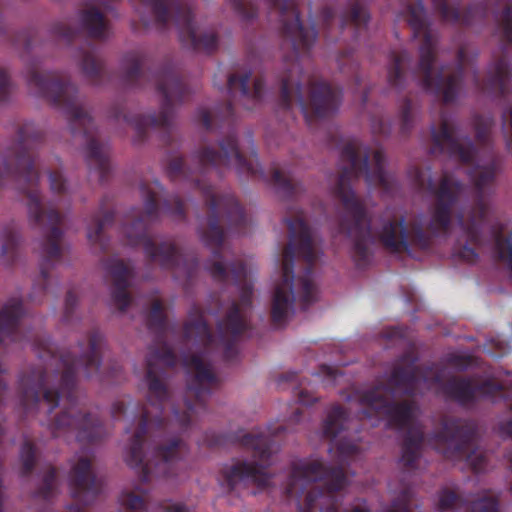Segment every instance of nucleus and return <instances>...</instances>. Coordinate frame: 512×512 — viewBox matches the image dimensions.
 <instances>
[{
  "label": "nucleus",
  "instance_id": "obj_1",
  "mask_svg": "<svg viewBox=\"0 0 512 512\" xmlns=\"http://www.w3.org/2000/svg\"><path fill=\"white\" fill-rule=\"evenodd\" d=\"M251 75V71H248L228 76L227 90L231 101L222 105L219 115V128L227 126L228 131L217 146L204 145L193 153L195 169L187 167L181 156L173 157L166 168L171 181L187 182L204 197L208 206V218L207 225L201 227L199 233L205 245L212 248V259L206 262L205 268L219 283H226L230 278L240 293L239 301L232 300L225 317L217 322L216 337L212 334L202 310L196 306L191 310L189 321L184 324L183 337L186 342L193 341L201 346L203 353L221 349L227 362L237 358V340L249 327L247 311L252 307L253 284L248 279V271L243 261H224L222 250L225 233L221 222L227 224L229 231L244 235L248 232L250 221L234 195L216 194L207 182L206 175L210 170H216L221 176L224 169L234 168L240 175L272 182L277 193L287 200L296 198L303 190L300 183L275 165L271 167L270 176L265 173L258 162L251 136L248 140L251 148L249 157L239 148L232 102H240L244 108L250 110L262 100L264 94L262 78H256L253 86H249Z\"/></svg>",
  "mask_w": 512,
  "mask_h": 512
},
{
  "label": "nucleus",
  "instance_id": "obj_2",
  "mask_svg": "<svg viewBox=\"0 0 512 512\" xmlns=\"http://www.w3.org/2000/svg\"><path fill=\"white\" fill-rule=\"evenodd\" d=\"M23 301L10 298L0 309V344L30 343L45 359L44 366L33 367L22 373L18 382V400L24 416H33L43 411L51 414L64 399V407L49 423L53 437L80 443L92 444L107 435L100 419L87 412L78 402L75 388L77 374L82 371L87 378L99 374L103 336L99 331L89 333L86 342H79L71 351L59 355L53 351L48 340L37 334L21 331L24 316Z\"/></svg>",
  "mask_w": 512,
  "mask_h": 512
},
{
  "label": "nucleus",
  "instance_id": "obj_3",
  "mask_svg": "<svg viewBox=\"0 0 512 512\" xmlns=\"http://www.w3.org/2000/svg\"><path fill=\"white\" fill-rule=\"evenodd\" d=\"M416 390V356L406 353L385 383L360 392L356 398L360 409L358 419H384L387 426L405 431L399 465L400 487L398 496L393 499L385 512H411L410 504L414 494V478L416 473V427L413 424V402L395 399L403 395H414Z\"/></svg>",
  "mask_w": 512,
  "mask_h": 512
},
{
  "label": "nucleus",
  "instance_id": "obj_4",
  "mask_svg": "<svg viewBox=\"0 0 512 512\" xmlns=\"http://www.w3.org/2000/svg\"><path fill=\"white\" fill-rule=\"evenodd\" d=\"M270 13H276L281 23L284 71L280 75L279 107L289 112L297 106L306 123L335 114L342 101V90L323 80L309 79V101L303 95L301 56L309 55L318 32L314 25L305 27L300 18L298 0H267Z\"/></svg>",
  "mask_w": 512,
  "mask_h": 512
},
{
  "label": "nucleus",
  "instance_id": "obj_5",
  "mask_svg": "<svg viewBox=\"0 0 512 512\" xmlns=\"http://www.w3.org/2000/svg\"><path fill=\"white\" fill-rule=\"evenodd\" d=\"M340 161L341 171L334 187V194L344 210L339 219V232L352 243L351 256L355 265L364 268L371 261V217L352 185L364 177L368 186L379 188L386 196H393L398 185L394 176L385 170L386 157L383 151L378 149L372 152L358 140H351L344 145Z\"/></svg>",
  "mask_w": 512,
  "mask_h": 512
},
{
  "label": "nucleus",
  "instance_id": "obj_6",
  "mask_svg": "<svg viewBox=\"0 0 512 512\" xmlns=\"http://www.w3.org/2000/svg\"><path fill=\"white\" fill-rule=\"evenodd\" d=\"M43 133L31 123L24 124L18 131V142L9 148L4 156V171L0 173V187L5 177H11L26 196L28 216L31 223L40 228L43 239L40 242V277L35 289L49 291L51 272L62 258L61 240L64 216L55 208L44 209L38 188L40 173L35 167L36 147L42 142Z\"/></svg>",
  "mask_w": 512,
  "mask_h": 512
},
{
  "label": "nucleus",
  "instance_id": "obj_7",
  "mask_svg": "<svg viewBox=\"0 0 512 512\" xmlns=\"http://www.w3.org/2000/svg\"><path fill=\"white\" fill-rule=\"evenodd\" d=\"M167 377V371H164L166 392L163 397L151 396L148 390L149 407H135L133 421L138 418V424L126 447L125 461L137 471L141 483H148L153 477L169 478L178 475L181 463L188 453V447L183 440L172 438L166 441L173 425V421H166L163 417L165 404L170 398ZM145 382L148 384L146 377Z\"/></svg>",
  "mask_w": 512,
  "mask_h": 512
},
{
  "label": "nucleus",
  "instance_id": "obj_8",
  "mask_svg": "<svg viewBox=\"0 0 512 512\" xmlns=\"http://www.w3.org/2000/svg\"><path fill=\"white\" fill-rule=\"evenodd\" d=\"M289 241L282 254L281 279L276 283L271 303V321L277 328L284 327L295 312L298 302L302 310L318 300L314 282V267L319 258L311 229L302 212L284 219Z\"/></svg>",
  "mask_w": 512,
  "mask_h": 512
},
{
  "label": "nucleus",
  "instance_id": "obj_9",
  "mask_svg": "<svg viewBox=\"0 0 512 512\" xmlns=\"http://www.w3.org/2000/svg\"><path fill=\"white\" fill-rule=\"evenodd\" d=\"M26 81L38 96L65 114L73 137L79 136L83 140L85 161L90 172L97 174L100 183L107 182L112 171L110 147L97 138L93 118L80 102L77 87L60 73L40 72L36 66L27 70Z\"/></svg>",
  "mask_w": 512,
  "mask_h": 512
},
{
  "label": "nucleus",
  "instance_id": "obj_10",
  "mask_svg": "<svg viewBox=\"0 0 512 512\" xmlns=\"http://www.w3.org/2000/svg\"><path fill=\"white\" fill-rule=\"evenodd\" d=\"M145 62L143 53L131 51L124 55L122 60L123 79L126 85L140 88L145 86V81L150 80L149 74L142 70ZM151 81L159 94L162 96V103L158 115L124 113L123 108L117 107L111 112L114 120L123 119L131 126L136 133L134 141L142 142L147 138L150 129L159 130L162 133V141L170 145L173 140L174 106L188 100L191 90L178 74L174 67L168 65L152 74Z\"/></svg>",
  "mask_w": 512,
  "mask_h": 512
},
{
  "label": "nucleus",
  "instance_id": "obj_11",
  "mask_svg": "<svg viewBox=\"0 0 512 512\" xmlns=\"http://www.w3.org/2000/svg\"><path fill=\"white\" fill-rule=\"evenodd\" d=\"M162 190L163 186L157 180L140 184L144 211L132 209L121 226V233L127 245L143 247L149 263H156L162 269L177 270L190 282L198 271V258L195 255L184 256L171 240L156 243L147 233L149 224L158 219V195Z\"/></svg>",
  "mask_w": 512,
  "mask_h": 512
},
{
  "label": "nucleus",
  "instance_id": "obj_12",
  "mask_svg": "<svg viewBox=\"0 0 512 512\" xmlns=\"http://www.w3.org/2000/svg\"><path fill=\"white\" fill-rule=\"evenodd\" d=\"M347 485L348 477L342 466H331L320 459L302 460L292 464L285 493L298 500L300 512H339L337 493ZM348 512L371 510L363 501Z\"/></svg>",
  "mask_w": 512,
  "mask_h": 512
},
{
  "label": "nucleus",
  "instance_id": "obj_13",
  "mask_svg": "<svg viewBox=\"0 0 512 512\" xmlns=\"http://www.w3.org/2000/svg\"><path fill=\"white\" fill-rule=\"evenodd\" d=\"M227 441L250 450L256 461H238L232 465L224 466L219 474L221 487L228 492H233L248 483H255L262 487L267 486L270 482V476L265 472V469L269 466L273 452L274 441L272 435L258 431L250 433L239 431L229 435Z\"/></svg>",
  "mask_w": 512,
  "mask_h": 512
},
{
  "label": "nucleus",
  "instance_id": "obj_14",
  "mask_svg": "<svg viewBox=\"0 0 512 512\" xmlns=\"http://www.w3.org/2000/svg\"><path fill=\"white\" fill-rule=\"evenodd\" d=\"M149 8L155 25L166 29L174 25L183 46L197 52L211 54L218 48V38L214 32H199L193 13L185 0H139Z\"/></svg>",
  "mask_w": 512,
  "mask_h": 512
},
{
  "label": "nucleus",
  "instance_id": "obj_15",
  "mask_svg": "<svg viewBox=\"0 0 512 512\" xmlns=\"http://www.w3.org/2000/svg\"><path fill=\"white\" fill-rule=\"evenodd\" d=\"M182 362L187 369L186 409L181 412L173 407L172 413L173 421L184 431L190 427L194 415L206 410L207 399L220 386V379L202 354L185 355Z\"/></svg>",
  "mask_w": 512,
  "mask_h": 512
},
{
  "label": "nucleus",
  "instance_id": "obj_16",
  "mask_svg": "<svg viewBox=\"0 0 512 512\" xmlns=\"http://www.w3.org/2000/svg\"><path fill=\"white\" fill-rule=\"evenodd\" d=\"M146 324L155 333V346H151L146 356V378L150 395L163 397L166 389L163 382L164 371L173 368L176 355L166 342L167 316L165 307L160 300H154L146 314Z\"/></svg>",
  "mask_w": 512,
  "mask_h": 512
},
{
  "label": "nucleus",
  "instance_id": "obj_17",
  "mask_svg": "<svg viewBox=\"0 0 512 512\" xmlns=\"http://www.w3.org/2000/svg\"><path fill=\"white\" fill-rule=\"evenodd\" d=\"M69 486L75 505L69 507L70 512H86L85 508L91 504L102 491V481L93 472L92 462L81 457L71 468Z\"/></svg>",
  "mask_w": 512,
  "mask_h": 512
},
{
  "label": "nucleus",
  "instance_id": "obj_18",
  "mask_svg": "<svg viewBox=\"0 0 512 512\" xmlns=\"http://www.w3.org/2000/svg\"><path fill=\"white\" fill-rule=\"evenodd\" d=\"M80 30H74L65 23H55L52 28V34L65 41L67 44H72L81 38L82 33H85L89 39L105 40L109 36V24L104 14L95 7L82 10L79 13Z\"/></svg>",
  "mask_w": 512,
  "mask_h": 512
},
{
  "label": "nucleus",
  "instance_id": "obj_19",
  "mask_svg": "<svg viewBox=\"0 0 512 512\" xmlns=\"http://www.w3.org/2000/svg\"><path fill=\"white\" fill-rule=\"evenodd\" d=\"M107 277L111 280V299L120 310L125 311L131 303L128 292L130 280L134 277L133 267L122 259L107 258L103 261Z\"/></svg>",
  "mask_w": 512,
  "mask_h": 512
},
{
  "label": "nucleus",
  "instance_id": "obj_20",
  "mask_svg": "<svg viewBox=\"0 0 512 512\" xmlns=\"http://www.w3.org/2000/svg\"><path fill=\"white\" fill-rule=\"evenodd\" d=\"M375 234L381 245L390 253L411 255L408 229L403 217L383 221Z\"/></svg>",
  "mask_w": 512,
  "mask_h": 512
},
{
  "label": "nucleus",
  "instance_id": "obj_21",
  "mask_svg": "<svg viewBox=\"0 0 512 512\" xmlns=\"http://www.w3.org/2000/svg\"><path fill=\"white\" fill-rule=\"evenodd\" d=\"M370 20V14L364 0H349L346 8L340 15V29L344 31L350 28L353 39L358 40L366 32Z\"/></svg>",
  "mask_w": 512,
  "mask_h": 512
},
{
  "label": "nucleus",
  "instance_id": "obj_22",
  "mask_svg": "<svg viewBox=\"0 0 512 512\" xmlns=\"http://www.w3.org/2000/svg\"><path fill=\"white\" fill-rule=\"evenodd\" d=\"M77 54L79 65L85 78L92 84H101L106 71L103 61L98 56L95 45L90 40H86L84 45L78 49Z\"/></svg>",
  "mask_w": 512,
  "mask_h": 512
},
{
  "label": "nucleus",
  "instance_id": "obj_23",
  "mask_svg": "<svg viewBox=\"0 0 512 512\" xmlns=\"http://www.w3.org/2000/svg\"><path fill=\"white\" fill-rule=\"evenodd\" d=\"M115 213L113 210L106 209V198L100 204L99 212L92 216L87 225V237L93 244L99 245L101 251L108 249V239L104 235V230L113 224Z\"/></svg>",
  "mask_w": 512,
  "mask_h": 512
},
{
  "label": "nucleus",
  "instance_id": "obj_24",
  "mask_svg": "<svg viewBox=\"0 0 512 512\" xmlns=\"http://www.w3.org/2000/svg\"><path fill=\"white\" fill-rule=\"evenodd\" d=\"M21 240L19 227L14 221L3 225L0 234L1 260L6 266L14 265L19 259Z\"/></svg>",
  "mask_w": 512,
  "mask_h": 512
},
{
  "label": "nucleus",
  "instance_id": "obj_25",
  "mask_svg": "<svg viewBox=\"0 0 512 512\" xmlns=\"http://www.w3.org/2000/svg\"><path fill=\"white\" fill-rule=\"evenodd\" d=\"M352 419L345 408L341 405H333L327 413L323 422V435L331 441L335 440L342 432L350 429Z\"/></svg>",
  "mask_w": 512,
  "mask_h": 512
},
{
  "label": "nucleus",
  "instance_id": "obj_26",
  "mask_svg": "<svg viewBox=\"0 0 512 512\" xmlns=\"http://www.w3.org/2000/svg\"><path fill=\"white\" fill-rule=\"evenodd\" d=\"M420 35L425 38L426 44L421 50L422 63L418 65V78L421 76L425 86L431 89L434 86V82L438 86V72L432 66L433 39L426 31L421 30L420 23L418 22V37Z\"/></svg>",
  "mask_w": 512,
  "mask_h": 512
},
{
  "label": "nucleus",
  "instance_id": "obj_27",
  "mask_svg": "<svg viewBox=\"0 0 512 512\" xmlns=\"http://www.w3.org/2000/svg\"><path fill=\"white\" fill-rule=\"evenodd\" d=\"M409 55L406 51L392 52L388 68V82L391 87L401 91L406 83V69Z\"/></svg>",
  "mask_w": 512,
  "mask_h": 512
},
{
  "label": "nucleus",
  "instance_id": "obj_28",
  "mask_svg": "<svg viewBox=\"0 0 512 512\" xmlns=\"http://www.w3.org/2000/svg\"><path fill=\"white\" fill-rule=\"evenodd\" d=\"M37 448L29 440H25L20 449L21 474L24 477L29 476L36 463Z\"/></svg>",
  "mask_w": 512,
  "mask_h": 512
},
{
  "label": "nucleus",
  "instance_id": "obj_29",
  "mask_svg": "<svg viewBox=\"0 0 512 512\" xmlns=\"http://www.w3.org/2000/svg\"><path fill=\"white\" fill-rule=\"evenodd\" d=\"M56 484L57 471L55 467L50 466L43 477L42 485L35 492V496L47 501L50 500L55 495Z\"/></svg>",
  "mask_w": 512,
  "mask_h": 512
},
{
  "label": "nucleus",
  "instance_id": "obj_30",
  "mask_svg": "<svg viewBox=\"0 0 512 512\" xmlns=\"http://www.w3.org/2000/svg\"><path fill=\"white\" fill-rule=\"evenodd\" d=\"M162 211L174 219L184 220L186 218L184 202L177 195L169 196L163 200Z\"/></svg>",
  "mask_w": 512,
  "mask_h": 512
},
{
  "label": "nucleus",
  "instance_id": "obj_31",
  "mask_svg": "<svg viewBox=\"0 0 512 512\" xmlns=\"http://www.w3.org/2000/svg\"><path fill=\"white\" fill-rule=\"evenodd\" d=\"M234 11L245 20H251L257 16V0H228Z\"/></svg>",
  "mask_w": 512,
  "mask_h": 512
},
{
  "label": "nucleus",
  "instance_id": "obj_32",
  "mask_svg": "<svg viewBox=\"0 0 512 512\" xmlns=\"http://www.w3.org/2000/svg\"><path fill=\"white\" fill-rule=\"evenodd\" d=\"M338 456L342 461H346L349 458L356 456L359 453L358 445L353 441L348 439L346 436L340 438V440L335 445Z\"/></svg>",
  "mask_w": 512,
  "mask_h": 512
},
{
  "label": "nucleus",
  "instance_id": "obj_33",
  "mask_svg": "<svg viewBox=\"0 0 512 512\" xmlns=\"http://www.w3.org/2000/svg\"><path fill=\"white\" fill-rule=\"evenodd\" d=\"M401 132L408 134L413 126V102L405 98L400 110Z\"/></svg>",
  "mask_w": 512,
  "mask_h": 512
},
{
  "label": "nucleus",
  "instance_id": "obj_34",
  "mask_svg": "<svg viewBox=\"0 0 512 512\" xmlns=\"http://www.w3.org/2000/svg\"><path fill=\"white\" fill-rule=\"evenodd\" d=\"M461 191L460 185L453 179H445L441 185L439 199L441 203L451 201Z\"/></svg>",
  "mask_w": 512,
  "mask_h": 512
},
{
  "label": "nucleus",
  "instance_id": "obj_35",
  "mask_svg": "<svg viewBox=\"0 0 512 512\" xmlns=\"http://www.w3.org/2000/svg\"><path fill=\"white\" fill-rule=\"evenodd\" d=\"M496 248L499 257L510 264L512 260V247L510 240L505 234L497 236Z\"/></svg>",
  "mask_w": 512,
  "mask_h": 512
},
{
  "label": "nucleus",
  "instance_id": "obj_36",
  "mask_svg": "<svg viewBox=\"0 0 512 512\" xmlns=\"http://www.w3.org/2000/svg\"><path fill=\"white\" fill-rule=\"evenodd\" d=\"M50 188L53 193L64 195L67 192L66 180L60 171L49 172Z\"/></svg>",
  "mask_w": 512,
  "mask_h": 512
},
{
  "label": "nucleus",
  "instance_id": "obj_37",
  "mask_svg": "<svg viewBox=\"0 0 512 512\" xmlns=\"http://www.w3.org/2000/svg\"><path fill=\"white\" fill-rule=\"evenodd\" d=\"M336 11L333 7L325 6L322 8L320 13V21L323 29L325 30L326 36L331 37V25L335 20Z\"/></svg>",
  "mask_w": 512,
  "mask_h": 512
},
{
  "label": "nucleus",
  "instance_id": "obj_38",
  "mask_svg": "<svg viewBox=\"0 0 512 512\" xmlns=\"http://www.w3.org/2000/svg\"><path fill=\"white\" fill-rule=\"evenodd\" d=\"M77 302V296L72 290H69L65 297L64 314L62 319L64 323H70L74 310L77 306Z\"/></svg>",
  "mask_w": 512,
  "mask_h": 512
},
{
  "label": "nucleus",
  "instance_id": "obj_39",
  "mask_svg": "<svg viewBox=\"0 0 512 512\" xmlns=\"http://www.w3.org/2000/svg\"><path fill=\"white\" fill-rule=\"evenodd\" d=\"M12 90L10 77L7 71L0 67V101L7 102Z\"/></svg>",
  "mask_w": 512,
  "mask_h": 512
},
{
  "label": "nucleus",
  "instance_id": "obj_40",
  "mask_svg": "<svg viewBox=\"0 0 512 512\" xmlns=\"http://www.w3.org/2000/svg\"><path fill=\"white\" fill-rule=\"evenodd\" d=\"M406 329L403 327H389L382 331V337L394 343L404 342Z\"/></svg>",
  "mask_w": 512,
  "mask_h": 512
},
{
  "label": "nucleus",
  "instance_id": "obj_41",
  "mask_svg": "<svg viewBox=\"0 0 512 512\" xmlns=\"http://www.w3.org/2000/svg\"><path fill=\"white\" fill-rule=\"evenodd\" d=\"M472 512H497L496 502L492 498L480 500L473 505Z\"/></svg>",
  "mask_w": 512,
  "mask_h": 512
},
{
  "label": "nucleus",
  "instance_id": "obj_42",
  "mask_svg": "<svg viewBox=\"0 0 512 512\" xmlns=\"http://www.w3.org/2000/svg\"><path fill=\"white\" fill-rule=\"evenodd\" d=\"M455 500H456V497H455L454 493H452L450 491H444L439 495V500H438L439 508L443 512H446L453 506Z\"/></svg>",
  "mask_w": 512,
  "mask_h": 512
},
{
  "label": "nucleus",
  "instance_id": "obj_43",
  "mask_svg": "<svg viewBox=\"0 0 512 512\" xmlns=\"http://www.w3.org/2000/svg\"><path fill=\"white\" fill-rule=\"evenodd\" d=\"M346 60L350 62L352 69H354L357 66V64L354 62L353 50L348 49L346 51L341 52L338 56L337 61L339 64V68L343 72L346 71Z\"/></svg>",
  "mask_w": 512,
  "mask_h": 512
},
{
  "label": "nucleus",
  "instance_id": "obj_44",
  "mask_svg": "<svg viewBox=\"0 0 512 512\" xmlns=\"http://www.w3.org/2000/svg\"><path fill=\"white\" fill-rule=\"evenodd\" d=\"M15 43L22 45L26 51H30L33 47V39L31 31L22 32L16 39Z\"/></svg>",
  "mask_w": 512,
  "mask_h": 512
},
{
  "label": "nucleus",
  "instance_id": "obj_45",
  "mask_svg": "<svg viewBox=\"0 0 512 512\" xmlns=\"http://www.w3.org/2000/svg\"><path fill=\"white\" fill-rule=\"evenodd\" d=\"M319 374L333 381L336 380L338 376L342 375L339 369L329 365H321L319 368Z\"/></svg>",
  "mask_w": 512,
  "mask_h": 512
},
{
  "label": "nucleus",
  "instance_id": "obj_46",
  "mask_svg": "<svg viewBox=\"0 0 512 512\" xmlns=\"http://www.w3.org/2000/svg\"><path fill=\"white\" fill-rule=\"evenodd\" d=\"M127 410V404L124 400H118L113 403L111 414L114 419H119L122 415L125 414Z\"/></svg>",
  "mask_w": 512,
  "mask_h": 512
},
{
  "label": "nucleus",
  "instance_id": "obj_47",
  "mask_svg": "<svg viewBox=\"0 0 512 512\" xmlns=\"http://www.w3.org/2000/svg\"><path fill=\"white\" fill-rule=\"evenodd\" d=\"M316 400L317 398L308 390L302 389L298 392V401L302 405H310Z\"/></svg>",
  "mask_w": 512,
  "mask_h": 512
},
{
  "label": "nucleus",
  "instance_id": "obj_48",
  "mask_svg": "<svg viewBox=\"0 0 512 512\" xmlns=\"http://www.w3.org/2000/svg\"><path fill=\"white\" fill-rule=\"evenodd\" d=\"M409 17H408V25L411 30V37L416 38V7L412 4L408 6Z\"/></svg>",
  "mask_w": 512,
  "mask_h": 512
},
{
  "label": "nucleus",
  "instance_id": "obj_49",
  "mask_svg": "<svg viewBox=\"0 0 512 512\" xmlns=\"http://www.w3.org/2000/svg\"><path fill=\"white\" fill-rule=\"evenodd\" d=\"M7 372L2 356L0 355V407L2 406L3 394L7 390V382L3 379V375Z\"/></svg>",
  "mask_w": 512,
  "mask_h": 512
},
{
  "label": "nucleus",
  "instance_id": "obj_50",
  "mask_svg": "<svg viewBox=\"0 0 512 512\" xmlns=\"http://www.w3.org/2000/svg\"><path fill=\"white\" fill-rule=\"evenodd\" d=\"M164 512H188L186 505L182 503L169 502L162 506Z\"/></svg>",
  "mask_w": 512,
  "mask_h": 512
},
{
  "label": "nucleus",
  "instance_id": "obj_51",
  "mask_svg": "<svg viewBox=\"0 0 512 512\" xmlns=\"http://www.w3.org/2000/svg\"><path fill=\"white\" fill-rule=\"evenodd\" d=\"M372 129L374 133L383 136L388 135L390 132V127L387 124H385L382 120H374L372 123Z\"/></svg>",
  "mask_w": 512,
  "mask_h": 512
},
{
  "label": "nucleus",
  "instance_id": "obj_52",
  "mask_svg": "<svg viewBox=\"0 0 512 512\" xmlns=\"http://www.w3.org/2000/svg\"><path fill=\"white\" fill-rule=\"evenodd\" d=\"M199 120L207 130H212V117L210 112L205 109H201L198 113Z\"/></svg>",
  "mask_w": 512,
  "mask_h": 512
},
{
  "label": "nucleus",
  "instance_id": "obj_53",
  "mask_svg": "<svg viewBox=\"0 0 512 512\" xmlns=\"http://www.w3.org/2000/svg\"><path fill=\"white\" fill-rule=\"evenodd\" d=\"M210 446H220L226 443V440L223 436H216L214 439L208 440Z\"/></svg>",
  "mask_w": 512,
  "mask_h": 512
},
{
  "label": "nucleus",
  "instance_id": "obj_54",
  "mask_svg": "<svg viewBox=\"0 0 512 512\" xmlns=\"http://www.w3.org/2000/svg\"><path fill=\"white\" fill-rule=\"evenodd\" d=\"M453 85H454L453 82H449L447 84V87L444 88L443 94H444V98L446 101H449L452 99V93L450 90L452 89Z\"/></svg>",
  "mask_w": 512,
  "mask_h": 512
},
{
  "label": "nucleus",
  "instance_id": "obj_55",
  "mask_svg": "<svg viewBox=\"0 0 512 512\" xmlns=\"http://www.w3.org/2000/svg\"><path fill=\"white\" fill-rule=\"evenodd\" d=\"M479 174L481 175V179L478 181L477 185H480L481 182H485L492 177L491 172H479Z\"/></svg>",
  "mask_w": 512,
  "mask_h": 512
},
{
  "label": "nucleus",
  "instance_id": "obj_56",
  "mask_svg": "<svg viewBox=\"0 0 512 512\" xmlns=\"http://www.w3.org/2000/svg\"><path fill=\"white\" fill-rule=\"evenodd\" d=\"M121 368L119 366H114L110 371V377L115 378L118 376Z\"/></svg>",
  "mask_w": 512,
  "mask_h": 512
},
{
  "label": "nucleus",
  "instance_id": "obj_57",
  "mask_svg": "<svg viewBox=\"0 0 512 512\" xmlns=\"http://www.w3.org/2000/svg\"><path fill=\"white\" fill-rule=\"evenodd\" d=\"M367 100H368V92H367V91H365V92L363 93V95H362V101H363V103H366V102H367Z\"/></svg>",
  "mask_w": 512,
  "mask_h": 512
},
{
  "label": "nucleus",
  "instance_id": "obj_58",
  "mask_svg": "<svg viewBox=\"0 0 512 512\" xmlns=\"http://www.w3.org/2000/svg\"><path fill=\"white\" fill-rule=\"evenodd\" d=\"M469 462L471 463V465L474 466L475 469H479L477 463L474 461V459L472 457L469 458Z\"/></svg>",
  "mask_w": 512,
  "mask_h": 512
},
{
  "label": "nucleus",
  "instance_id": "obj_59",
  "mask_svg": "<svg viewBox=\"0 0 512 512\" xmlns=\"http://www.w3.org/2000/svg\"><path fill=\"white\" fill-rule=\"evenodd\" d=\"M142 23H143V25H144V26H146V27H147V26H149V20H147L146 18H143V19H142Z\"/></svg>",
  "mask_w": 512,
  "mask_h": 512
},
{
  "label": "nucleus",
  "instance_id": "obj_60",
  "mask_svg": "<svg viewBox=\"0 0 512 512\" xmlns=\"http://www.w3.org/2000/svg\"><path fill=\"white\" fill-rule=\"evenodd\" d=\"M283 428L282 427H278L275 432H274V435H277L279 434L280 432H282Z\"/></svg>",
  "mask_w": 512,
  "mask_h": 512
},
{
  "label": "nucleus",
  "instance_id": "obj_61",
  "mask_svg": "<svg viewBox=\"0 0 512 512\" xmlns=\"http://www.w3.org/2000/svg\"><path fill=\"white\" fill-rule=\"evenodd\" d=\"M300 414H301L300 410H299V409H297V410L294 412V416H295V418H298Z\"/></svg>",
  "mask_w": 512,
  "mask_h": 512
},
{
  "label": "nucleus",
  "instance_id": "obj_62",
  "mask_svg": "<svg viewBox=\"0 0 512 512\" xmlns=\"http://www.w3.org/2000/svg\"><path fill=\"white\" fill-rule=\"evenodd\" d=\"M461 157L464 159V160H467L468 157L466 155H464L463 153H461Z\"/></svg>",
  "mask_w": 512,
  "mask_h": 512
},
{
  "label": "nucleus",
  "instance_id": "obj_63",
  "mask_svg": "<svg viewBox=\"0 0 512 512\" xmlns=\"http://www.w3.org/2000/svg\"><path fill=\"white\" fill-rule=\"evenodd\" d=\"M439 218H440V222H443V224L445 223V220L442 218L441 215H439Z\"/></svg>",
  "mask_w": 512,
  "mask_h": 512
},
{
  "label": "nucleus",
  "instance_id": "obj_64",
  "mask_svg": "<svg viewBox=\"0 0 512 512\" xmlns=\"http://www.w3.org/2000/svg\"><path fill=\"white\" fill-rule=\"evenodd\" d=\"M130 430H131V427H127V428H126V432H127V433H128V432H130Z\"/></svg>",
  "mask_w": 512,
  "mask_h": 512
}]
</instances>
